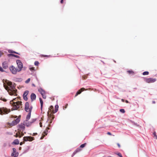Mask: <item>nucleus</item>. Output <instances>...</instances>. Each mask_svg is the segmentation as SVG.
Listing matches in <instances>:
<instances>
[{
    "mask_svg": "<svg viewBox=\"0 0 157 157\" xmlns=\"http://www.w3.org/2000/svg\"><path fill=\"white\" fill-rule=\"evenodd\" d=\"M16 99V98H14L10 102V104L13 106V109L14 110L21 108L22 107V102L20 101L15 102Z\"/></svg>",
    "mask_w": 157,
    "mask_h": 157,
    "instance_id": "obj_1",
    "label": "nucleus"
},
{
    "mask_svg": "<svg viewBox=\"0 0 157 157\" xmlns=\"http://www.w3.org/2000/svg\"><path fill=\"white\" fill-rule=\"evenodd\" d=\"M7 84L9 86V89L8 90V92L9 94L12 96H17V95L16 93L17 90L12 85V82L10 81L8 82H7Z\"/></svg>",
    "mask_w": 157,
    "mask_h": 157,
    "instance_id": "obj_2",
    "label": "nucleus"
},
{
    "mask_svg": "<svg viewBox=\"0 0 157 157\" xmlns=\"http://www.w3.org/2000/svg\"><path fill=\"white\" fill-rule=\"evenodd\" d=\"M53 107L51 105L49 108V110L48 112V115L49 116V119L51 121L50 122V123H51L52 121L54 118V116L53 115Z\"/></svg>",
    "mask_w": 157,
    "mask_h": 157,
    "instance_id": "obj_3",
    "label": "nucleus"
},
{
    "mask_svg": "<svg viewBox=\"0 0 157 157\" xmlns=\"http://www.w3.org/2000/svg\"><path fill=\"white\" fill-rule=\"evenodd\" d=\"M10 112V109H8L5 107H1L0 108V114L1 115L7 114Z\"/></svg>",
    "mask_w": 157,
    "mask_h": 157,
    "instance_id": "obj_4",
    "label": "nucleus"
},
{
    "mask_svg": "<svg viewBox=\"0 0 157 157\" xmlns=\"http://www.w3.org/2000/svg\"><path fill=\"white\" fill-rule=\"evenodd\" d=\"M32 107H29V103L28 102H26L25 105V110L28 112H31Z\"/></svg>",
    "mask_w": 157,
    "mask_h": 157,
    "instance_id": "obj_5",
    "label": "nucleus"
},
{
    "mask_svg": "<svg viewBox=\"0 0 157 157\" xmlns=\"http://www.w3.org/2000/svg\"><path fill=\"white\" fill-rule=\"evenodd\" d=\"M9 69L10 70L11 72L13 74H16L17 71H18L17 68H16L12 66L9 67Z\"/></svg>",
    "mask_w": 157,
    "mask_h": 157,
    "instance_id": "obj_6",
    "label": "nucleus"
},
{
    "mask_svg": "<svg viewBox=\"0 0 157 157\" xmlns=\"http://www.w3.org/2000/svg\"><path fill=\"white\" fill-rule=\"evenodd\" d=\"M17 63L18 66V72L21 71L23 67V64L22 62L20 60L17 61Z\"/></svg>",
    "mask_w": 157,
    "mask_h": 157,
    "instance_id": "obj_7",
    "label": "nucleus"
},
{
    "mask_svg": "<svg viewBox=\"0 0 157 157\" xmlns=\"http://www.w3.org/2000/svg\"><path fill=\"white\" fill-rule=\"evenodd\" d=\"M156 80V79L153 78H146L145 79V81L148 83L154 82Z\"/></svg>",
    "mask_w": 157,
    "mask_h": 157,
    "instance_id": "obj_8",
    "label": "nucleus"
},
{
    "mask_svg": "<svg viewBox=\"0 0 157 157\" xmlns=\"http://www.w3.org/2000/svg\"><path fill=\"white\" fill-rule=\"evenodd\" d=\"M34 140V138L31 136H24L23 140L24 141H32Z\"/></svg>",
    "mask_w": 157,
    "mask_h": 157,
    "instance_id": "obj_9",
    "label": "nucleus"
},
{
    "mask_svg": "<svg viewBox=\"0 0 157 157\" xmlns=\"http://www.w3.org/2000/svg\"><path fill=\"white\" fill-rule=\"evenodd\" d=\"M20 118L19 117L13 121L11 123V125L12 126H14L16 125L20 121Z\"/></svg>",
    "mask_w": 157,
    "mask_h": 157,
    "instance_id": "obj_10",
    "label": "nucleus"
},
{
    "mask_svg": "<svg viewBox=\"0 0 157 157\" xmlns=\"http://www.w3.org/2000/svg\"><path fill=\"white\" fill-rule=\"evenodd\" d=\"M50 129L48 127H47L45 131H44L43 132V134H42V136L40 138L41 140H42L43 139L44 137L45 136V135H47L48 133V130Z\"/></svg>",
    "mask_w": 157,
    "mask_h": 157,
    "instance_id": "obj_11",
    "label": "nucleus"
},
{
    "mask_svg": "<svg viewBox=\"0 0 157 157\" xmlns=\"http://www.w3.org/2000/svg\"><path fill=\"white\" fill-rule=\"evenodd\" d=\"M29 93L28 90L25 91L24 93L23 96L24 99L25 101H27L28 99L27 96L28 95Z\"/></svg>",
    "mask_w": 157,
    "mask_h": 157,
    "instance_id": "obj_12",
    "label": "nucleus"
},
{
    "mask_svg": "<svg viewBox=\"0 0 157 157\" xmlns=\"http://www.w3.org/2000/svg\"><path fill=\"white\" fill-rule=\"evenodd\" d=\"M2 66L3 68L6 69L8 68V63L7 61H4L2 63Z\"/></svg>",
    "mask_w": 157,
    "mask_h": 157,
    "instance_id": "obj_13",
    "label": "nucleus"
},
{
    "mask_svg": "<svg viewBox=\"0 0 157 157\" xmlns=\"http://www.w3.org/2000/svg\"><path fill=\"white\" fill-rule=\"evenodd\" d=\"M85 90H86L84 88H81L80 89L78 90V91L77 92L76 94L75 95V97L77 96L78 94H80L81 92Z\"/></svg>",
    "mask_w": 157,
    "mask_h": 157,
    "instance_id": "obj_14",
    "label": "nucleus"
},
{
    "mask_svg": "<svg viewBox=\"0 0 157 157\" xmlns=\"http://www.w3.org/2000/svg\"><path fill=\"white\" fill-rule=\"evenodd\" d=\"M30 97L32 101H33L36 99V95L34 93H32Z\"/></svg>",
    "mask_w": 157,
    "mask_h": 157,
    "instance_id": "obj_15",
    "label": "nucleus"
},
{
    "mask_svg": "<svg viewBox=\"0 0 157 157\" xmlns=\"http://www.w3.org/2000/svg\"><path fill=\"white\" fill-rule=\"evenodd\" d=\"M38 91L41 94V95L44 94H46L45 91L42 88H40L39 89Z\"/></svg>",
    "mask_w": 157,
    "mask_h": 157,
    "instance_id": "obj_16",
    "label": "nucleus"
},
{
    "mask_svg": "<svg viewBox=\"0 0 157 157\" xmlns=\"http://www.w3.org/2000/svg\"><path fill=\"white\" fill-rule=\"evenodd\" d=\"M39 100H40V108H41V110H42V109L43 106V101H42L41 98H39Z\"/></svg>",
    "mask_w": 157,
    "mask_h": 157,
    "instance_id": "obj_17",
    "label": "nucleus"
},
{
    "mask_svg": "<svg viewBox=\"0 0 157 157\" xmlns=\"http://www.w3.org/2000/svg\"><path fill=\"white\" fill-rule=\"evenodd\" d=\"M58 107H59V106H58V105H56L55 106V109L54 110V111H53V113H54L57 112L58 110Z\"/></svg>",
    "mask_w": 157,
    "mask_h": 157,
    "instance_id": "obj_18",
    "label": "nucleus"
},
{
    "mask_svg": "<svg viewBox=\"0 0 157 157\" xmlns=\"http://www.w3.org/2000/svg\"><path fill=\"white\" fill-rule=\"evenodd\" d=\"M31 112H29V113L26 116V119L27 120H29L30 117L31 116Z\"/></svg>",
    "mask_w": 157,
    "mask_h": 157,
    "instance_id": "obj_19",
    "label": "nucleus"
},
{
    "mask_svg": "<svg viewBox=\"0 0 157 157\" xmlns=\"http://www.w3.org/2000/svg\"><path fill=\"white\" fill-rule=\"evenodd\" d=\"M13 143L15 144H18L19 143V141L18 139H16L14 140Z\"/></svg>",
    "mask_w": 157,
    "mask_h": 157,
    "instance_id": "obj_20",
    "label": "nucleus"
},
{
    "mask_svg": "<svg viewBox=\"0 0 157 157\" xmlns=\"http://www.w3.org/2000/svg\"><path fill=\"white\" fill-rule=\"evenodd\" d=\"M82 150V149L80 147H78L77 148L76 150L74 151V153L76 154L78 152H79L80 151H81Z\"/></svg>",
    "mask_w": 157,
    "mask_h": 157,
    "instance_id": "obj_21",
    "label": "nucleus"
},
{
    "mask_svg": "<svg viewBox=\"0 0 157 157\" xmlns=\"http://www.w3.org/2000/svg\"><path fill=\"white\" fill-rule=\"evenodd\" d=\"M153 137L155 139H157V136L156 135V133L155 131H154L153 132Z\"/></svg>",
    "mask_w": 157,
    "mask_h": 157,
    "instance_id": "obj_22",
    "label": "nucleus"
},
{
    "mask_svg": "<svg viewBox=\"0 0 157 157\" xmlns=\"http://www.w3.org/2000/svg\"><path fill=\"white\" fill-rule=\"evenodd\" d=\"M127 72L129 74H133L134 73V71H132V70L128 71H127Z\"/></svg>",
    "mask_w": 157,
    "mask_h": 157,
    "instance_id": "obj_23",
    "label": "nucleus"
},
{
    "mask_svg": "<svg viewBox=\"0 0 157 157\" xmlns=\"http://www.w3.org/2000/svg\"><path fill=\"white\" fill-rule=\"evenodd\" d=\"M86 143H85L84 144H82V145H81L80 146V148H83L86 145Z\"/></svg>",
    "mask_w": 157,
    "mask_h": 157,
    "instance_id": "obj_24",
    "label": "nucleus"
},
{
    "mask_svg": "<svg viewBox=\"0 0 157 157\" xmlns=\"http://www.w3.org/2000/svg\"><path fill=\"white\" fill-rule=\"evenodd\" d=\"M41 57H50V55H41Z\"/></svg>",
    "mask_w": 157,
    "mask_h": 157,
    "instance_id": "obj_25",
    "label": "nucleus"
},
{
    "mask_svg": "<svg viewBox=\"0 0 157 157\" xmlns=\"http://www.w3.org/2000/svg\"><path fill=\"white\" fill-rule=\"evenodd\" d=\"M149 73L148 71H145L143 73V75H148Z\"/></svg>",
    "mask_w": 157,
    "mask_h": 157,
    "instance_id": "obj_26",
    "label": "nucleus"
},
{
    "mask_svg": "<svg viewBox=\"0 0 157 157\" xmlns=\"http://www.w3.org/2000/svg\"><path fill=\"white\" fill-rule=\"evenodd\" d=\"M14 136H15L16 137H19V138H21V136H20L19 134H18L17 133L16 135H14Z\"/></svg>",
    "mask_w": 157,
    "mask_h": 157,
    "instance_id": "obj_27",
    "label": "nucleus"
},
{
    "mask_svg": "<svg viewBox=\"0 0 157 157\" xmlns=\"http://www.w3.org/2000/svg\"><path fill=\"white\" fill-rule=\"evenodd\" d=\"M4 87H5V89L8 91V90L9 89V87H8V86H6L5 85H4Z\"/></svg>",
    "mask_w": 157,
    "mask_h": 157,
    "instance_id": "obj_28",
    "label": "nucleus"
},
{
    "mask_svg": "<svg viewBox=\"0 0 157 157\" xmlns=\"http://www.w3.org/2000/svg\"><path fill=\"white\" fill-rule=\"evenodd\" d=\"M120 111L123 113H124L125 112V110L124 109H121L120 110Z\"/></svg>",
    "mask_w": 157,
    "mask_h": 157,
    "instance_id": "obj_29",
    "label": "nucleus"
},
{
    "mask_svg": "<svg viewBox=\"0 0 157 157\" xmlns=\"http://www.w3.org/2000/svg\"><path fill=\"white\" fill-rule=\"evenodd\" d=\"M34 64L36 66H38L39 64V63L37 61H36L34 63Z\"/></svg>",
    "mask_w": 157,
    "mask_h": 157,
    "instance_id": "obj_30",
    "label": "nucleus"
},
{
    "mask_svg": "<svg viewBox=\"0 0 157 157\" xmlns=\"http://www.w3.org/2000/svg\"><path fill=\"white\" fill-rule=\"evenodd\" d=\"M30 78H29L25 81V82L26 83H28L30 81Z\"/></svg>",
    "mask_w": 157,
    "mask_h": 157,
    "instance_id": "obj_31",
    "label": "nucleus"
},
{
    "mask_svg": "<svg viewBox=\"0 0 157 157\" xmlns=\"http://www.w3.org/2000/svg\"><path fill=\"white\" fill-rule=\"evenodd\" d=\"M0 71L1 72H4V70H3V68L1 67L0 66Z\"/></svg>",
    "mask_w": 157,
    "mask_h": 157,
    "instance_id": "obj_32",
    "label": "nucleus"
},
{
    "mask_svg": "<svg viewBox=\"0 0 157 157\" xmlns=\"http://www.w3.org/2000/svg\"><path fill=\"white\" fill-rule=\"evenodd\" d=\"M42 97L44 99H46V96L45 95V94H43L42 95Z\"/></svg>",
    "mask_w": 157,
    "mask_h": 157,
    "instance_id": "obj_33",
    "label": "nucleus"
},
{
    "mask_svg": "<svg viewBox=\"0 0 157 157\" xmlns=\"http://www.w3.org/2000/svg\"><path fill=\"white\" fill-rule=\"evenodd\" d=\"M34 68H35L34 67H32L30 68L29 69L31 71H33L34 70Z\"/></svg>",
    "mask_w": 157,
    "mask_h": 157,
    "instance_id": "obj_34",
    "label": "nucleus"
},
{
    "mask_svg": "<svg viewBox=\"0 0 157 157\" xmlns=\"http://www.w3.org/2000/svg\"><path fill=\"white\" fill-rule=\"evenodd\" d=\"M82 77L83 79H85L87 78V76L86 75L83 76Z\"/></svg>",
    "mask_w": 157,
    "mask_h": 157,
    "instance_id": "obj_35",
    "label": "nucleus"
},
{
    "mask_svg": "<svg viewBox=\"0 0 157 157\" xmlns=\"http://www.w3.org/2000/svg\"><path fill=\"white\" fill-rule=\"evenodd\" d=\"M13 152L14 153H16V149L15 148H13Z\"/></svg>",
    "mask_w": 157,
    "mask_h": 157,
    "instance_id": "obj_36",
    "label": "nucleus"
},
{
    "mask_svg": "<svg viewBox=\"0 0 157 157\" xmlns=\"http://www.w3.org/2000/svg\"><path fill=\"white\" fill-rule=\"evenodd\" d=\"M3 53L2 52L0 51V57L2 56V55Z\"/></svg>",
    "mask_w": 157,
    "mask_h": 157,
    "instance_id": "obj_37",
    "label": "nucleus"
},
{
    "mask_svg": "<svg viewBox=\"0 0 157 157\" xmlns=\"http://www.w3.org/2000/svg\"><path fill=\"white\" fill-rule=\"evenodd\" d=\"M117 154L120 157L122 155L120 153H118V154Z\"/></svg>",
    "mask_w": 157,
    "mask_h": 157,
    "instance_id": "obj_38",
    "label": "nucleus"
},
{
    "mask_svg": "<svg viewBox=\"0 0 157 157\" xmlns=\"http://www.w3.org/2000/svg\"><path fill=\"white\" fill-rule=\"evenodd\" d=\"M21 128H22L24 130L25 129V127L24 126H21Z\"/></svg>",
    "mask_w": 157,
    "mask_h": 157,
    "instance_id": "obj_39",
    "label": "nucleus"
},
{
    "mask_svg": "<svg viewBox=\"0 0 157 157\" xmlns=\"http://www.w3.org/2000/svg\"><path fill=\"white\" fill-rule=\"evenodd\" d=\"M11 55H12L13 56H14L15 57H19L18 56L16 55H15L11 54Z\"/></svg>",
    "mask_w": 157,
    "mask_h": 157,
    "instance_id": "obj_40",
    "label": "nucleus"
},
{
    "mask_svg": "<svg viewBox=\"0 0 157 157\" xmlns=\"http://www.w3.org/2000/svg\"><path fill=\"white\" fill-rule=\"evenodd\" d=\"M107 134L108 135H111V133L110 132H107Z\"/></svg>",
    "mask_w": 157,
    "mask_h": 157,
    "instance_id": "obj_41",
    "label": "nucleus"
},
{
    "mask_svg": "<svg viewBox=\"0 0 157 157\" xmlns=\"http://www.w3.org/2000/svg\"><path fill=\"white\" fill-rule=\"evenodd\" d=\"M15 153H14L13 152V153L11 154V156H13L14 155Z\"/></svg>",
    "mask_w": 157,
    "mask_h": 157,
    "instance_id": "obj_42",
    "label": "nucleus"
},
{
    "mask_svg": "<svg viewBox=\"0 0 157 157\" xmlns=\"http://www.w3.org/2000/svg\"><path fill=\"white\" fill-rule=\"evenodd\" d=\"M36 119H33L32 120V121L31 122V123H33V122H34L36 121Z\"/></svg>",
    "mask_w": 157,
    "mask_h": 157,
    "instance_id": "obj_43",
    "label": "nucleus"
},
{
    "mask_svg": "<svg viewBox=\"0 0 157 157\" xmlns=\"http://www.w3.org/2000/svg\"><path fill=\"white\" fill-rule=\"evenodd\" d=\"M117 145L118 146V147H121V146H120V144H119V143H117Z\"/></svg>",
    "mask_w": 157,
    "mask_h": 157,
    "instance_id": "obj_44",
    "label": "nucleus"
},
{
    "mask_svg": "<svg viewBox=\"0 0 157 157\" xmlns=\"http://www.w3.org/2000/svg\"><path fill=\"white\" fill-rule=\"evenodd\" d=\"M40 127H42V123H41V122H40Z\"/></svg>",
    "mask_w": 157,
    "mask_h": 157,
    "instance_id": "obj_45",
    "label": "nucleus"
},
{
    "mask_svg": "<svg viewBox=\"0 0 157 157\" xmlns=\"http://www.w3.org/2000/svg\"><path fill=\"white\" fill-rule=\"evenodd\" d=\"M24 143H23L22 142H21L20 143V145H22L23 143H24Z\"/></svg>",
    "mask_w": 157,
    "mask_h": 157,
    "instance_id": "obj_46",
    "label": "nucleus"
},
{
    "mask_svg": "<svg viewBox=\"0 0 157 157\" xmlns=\"http://www.w3.org/2000/svg\"><path fill=\"white\" fill-rule=\"evenodd\" d=\"M152 103L153 104H155V101H152Z\"/></svg>",
    "mask_w": 157,
    "mask_h": 157,
    "instance_id": "obj_47",
    "label": "nucleus"
},
{
    "mask_svg": "<svg viewBox=\"0 0 157 157\" xmlns=\"http://www.w3.org/2000/svg\"><path fill=\"white\" fill-rule=\"evenodd\" d=\"M60 3H63V0H61L60 1Z\"/></svg>",
    "mask_w": 157,
    "mask_h": 157,
    "instance_id": "obj_48",
    "label": "nucleus"
},
{
    "mask_svg": "<svg viewBox=\"0 0 157 157\" xmlns=\"http://www.w3.org/2000/svg\"><path fill=\"white\" fill-rule=\"evenodd\" d=\"M12 53H16V54H18V53L16 52H14V51H13V52H12Z\"/></svg>",
    "mask_w": 157,
    "mask_h": 157,
    "instance_id": "obj_49",
    "label": "nucleus"
},
{
    "mask_svg": "<svg viewBox=\"0 0 157 157\" xmlns=\"http://www.w3.org/2000/svg\"><path fill=\"white\" fill-rule=\"evenodd\" d=\"M125 102H126V103H129V102H128V100H126V101H125Z\"/></svg>",
    "mask_w": 157,
    "mask_h": 157,
    "instance_id": "obj_50",
    "label": "nucleus"
},
{
    "mask_svg": "<svg viewBox=\"0 0 157 157\" xmlns=\"http://www.w3.org/2000/svg\"><path fill=\"white\" fill-rule=\"evenodd\" d=\"M121 101H122V102H124V99H121Z\"/></svg>",
    "mask_w": 157,
    "mask_h": 157,
    "instance_id": "obj_51",
    "label": "nucleus"
},
{
    "mask_svg": "<svg viewBox=\"0 0 157 157\" xmlns=\"http://www.w3.org/2000/svg\"><path fill=\"white\" fill-rule=\"evenodd\" d=\"M37 134V133H33V135H36Z\"/></svg>",
    "mask_w": 157,
    "mask_h": 157,
    "instance_id": "obj_52",
    "label": "nucleus"
},
{
    "mask_svg": "<svg viewBox=\"0 0 157 157\" xmlns=\"http://www.w3.org/2000/svg\"><path fill=\"white\" fill-rule=\"evenodd\" d=\"M16 98V99L15 100V102L18 101H17V99Z\"/></svg>",
    "mask_w": 157,
    "mask_h": 157,
    "instance_id": "obj_53",
    "label": "nucleus"
},
{
    "mask_svg": "<svg viewBox=\"0 0 157 157\" xmlns=\"http://www.w3.org/2000/svg\"><path fill=\"white\" fill-rule=\"evenodd\" d=\"M3 101H6V100L5 99H4V100H3Z\"/></svg>",
    "mask_w": 157,
    "mask_h": 157,
    "instance_id": "obj_54",
    "label": "nucleus"
},
{
    "mask_svg": "<svg viewBox=\"0 0 157 157\" xmlns=\"http://www.w3.org/2000/svg\"><path fill=\"white\" fill-rule=\"evenodd\" d=\"M32 85H33V86H35V85H34V84H32Z\"/></svg>",
    "mask_w": 157,
    "mask_h": 157,
    "instance_id": "obj_55",
    "label": "nucleus"
},
{
    "mask_svg": "<svg viewBox=\"0 0 157 157\" xmlns=\"http://www.w3.org/2000/svg\"><path fill=\"white\" fill-rule=\"evenodd\" d=\"M19 149V150H21V147H20Z\"/></svg>",
    "mask_w": 157,
    "mask_h": 157,
    "instance_id": "obj_56",
    "label": "nucleus"
},
{
    "mask_svg": "<svg viewBox=\"0 0 157 157\" xmlns=\"http://www.w3.org/2000/svg\"><path fill=\"white\" fill-rule=\"evenodd\" d=\"M120 157H123L122 155H121V156H120Z\"/></svg>",
    "mask_w": 157,
    "mask_h": 157,
    "instance_id": "obj_57",
    "label": "nucleus"
},
{
    "mask_svg": "<svg viewBox=\"0 0 157 157\" xmlns=\"http://www.w3.org/2000/svg\"><path fill=\"white\" fill-rule=\"evenodd\" d=\"M17 116H16L15 118H16Z\"/></svg>",
    "mask_w": 157,
    "mask_h": 157,
    "instance_id": "obj_58",
    "label": "nucleus"
}]
</instances>
